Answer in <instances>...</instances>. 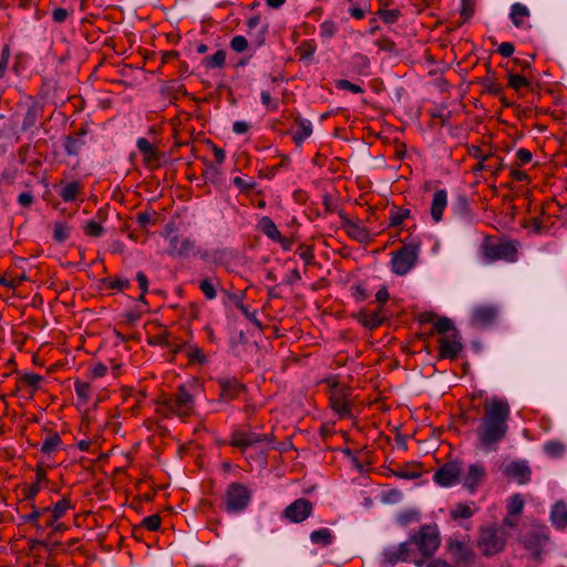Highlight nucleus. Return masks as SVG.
I'll list each match as a JSON object with an SVG mask.
<instances>
[{"label":"nucleus","mask_w":567,"mask_h":567,"mask_svg":"<svg viewBox=\"0 0 567 567\" xmlns=\"http://www.w3.org/2000/svg\"><path fill=\"white\" fill-rule=\"evenodd\" d=\"M547 539L546 534H523L520 542L534 555L538 556L542 551V547L547 543Z\"/></svg>","instance_id":"obj_24"},{"label":"nucleus","mask_w":567,"mask_h":567,"mask_svg":"<svg viewBox=\"0 0 567 567\" xmlns=\"http://www.w3.org/2000/svg\"><path fill=\"white\" fill-rule=\"evenodd\" d=\"M484 256L491 261L499 259L514 261L516 248L512 243L486 244L484 246Z\"/></svg>","instance_id":"obj_9"},{"label":"nucleus","mask_w":567,"mask_h":567,"mask_svg":"<svg viewBox=\"0 0 567 567\" xmlns=\"http://www.w3.org/2000/svg\"><path fill=\"white\" fill-rule=\"evenodd\" d=\"M69 507H70V502L64 498V499L59 501L52 511L45 509L42 513V516L47 517L48 523H52V520L59 519Z\"/></svg>","instance_id":"obj_33"},{"label":"nucleus","mask_w":567,"mask_h":567,"mask_svg":"<svg viewBox=\"0 0 567 567\" xmlns=\"http://www.w3.org/2000/svg\"><path fill=\"white\" fill-rule=\"evenodd\" d=\"M28 543L30 544L31 551H37L38 549H40L42 547L49 551L65 549V546L61 542L53 539L52 537H49V536H47L45 538H41V539L30 538V539H28Z\"/></svg>","instance_id":"obj_25"},{"label":"nucleus","mask_w":567,"mask_h":567,"mask_svg":"<svg viewBox=\"0 0 567 567\" xmlns=\"http://www.w3.org/2000/svg\"><path fill=\"white\" fill-rule=\"evenodd\" d=\"M68 16H69L68 10H65L63 8H56L52 12V18L58 23L64 22L66 20Z\"/></svg>","instance_id":"obj_58"},{"label":"nucleus","mask_w":567,"mask_h":567,"mask_svg":"<svg viewBox=\"0 0 567 567\" xmlns=\"http://www.w3.org/2000/svg\"><path fill=\"white\" fill-rule=\"evenodd\" d=\"M107 368L103 363H96L91 369L92 378H102L106 374Z\"/></svg>","instance_id":"obj_59"},{"label":"nucleus","mask_w":567,"mask_h":567,"mask_svg":"<svg viewBox=\"0 0 567 567\" xmlns=\"http://www.w3.org/2000/svg\"><path fill=\"white\" fill-rule=\"evenodd\" d=\"M410 216V210L405 208L394 207L390 215V226L396 227L403 223Z\"/></svg>","instance_id":"obj_38"},{"label":"nucleus","mask_w":567,"mask_h":567,"mask_svg":"<svg viewBox=\"0 0 567 567\" xmlns=\"http://www.w3.org/2000/svg\"><path fill=\"white\" fill-rule=\"evenodd\" d=\"M82 192V184L80 182H71L61 186L59 195L64 202H73Z\"/></svg>","instance_id":"obj_29"},{"label":"nucleus","mask_w":567,"mask_h":567,"mask_svg":"<svg viewBox=\"0 0 567 567\" xmlns=\"http://www.w3.org/2000/svg\"><path fill=\"white\" fill-rule=\"evenodd\" d=\"M65 150L69 154H78L80 151V144L76 140L69 137L65 143Z\"/></svg>","instance_id":"obj_62"},{"label":"nucleus","mask_w":567,"mask_h":567,"mask_svg":"<svg viewBox=\"0 0 567 567\" xmlns=\"http://www.w3.org/2000/svg\"><path fill=\"white\" fill-rule=\"evenodd\" d=\"M33 202V196L31 193L29 192H24V193H21L18 197V203L23 206V207H28L32 204Z\"/></svg>","instance_id":"obj_63"},{"label":"nucleus","mask_w":567,"mask_h":567,"mask_svg":"<svg viewBox=\"0 0 567 567\" xmlns=\"http://www.w3.org/2000/svg\"><path fill=\"white\" fill-rule=\"evenodd\" d=\"M251 497L252 491L247 485L236 482L227 486L223 503L227 512L240 513L249 506Z\"/></svg>","instance_id":"obj_5"},{"label":"nucleus","mask_w":567,"mask_h":567,"mask_svg":"<svg viewBox=\"0 0 567 567\" xmlns=\"http://www.w3.org/2000/svg\"><path fill=\"white\" fill-rule=\"evenodd\" d=\"M166 239L168 240L167 254L172 257L187 258L199 252L196 240L190 237L171 230L166 233Z\"/></svg>","instance_id":"obj_6"},{"label":"nucleus","mask_w":567,"mask_h":567,"mask_svg":"<svg viewBox=\"0 0 567 567\" xmlns=\"http://www.w3.org/2000/svg\"><path fill=\"white\" fill-rule=\"evenodd\" d=\"M498 315V310L493 305H478L472 309V323L478 327L492 324Z\"/></svg>","instance_id":"obj_14"},{"label":"nucleus","mask_w":567,"mask_h":567,"mask_svg":"<svg viewBox=\"0 0 567 567\" xmlns=\"http://www.w3.org/2000/svg\"><path fill=\"white\" fill-rule=\"evenodd\" d=\"M84 233L90 237L97 238L104 234V229L100 223L95 220H90L84 226Z\"/></svg>","instance_id":"obj_43"},{"label":"nucleus","mask_w":567,"mask_h":567,"mask_svg":"<svg viewBox=\"0 0 567 567\" xmlns=\"http://www.w3.org/2000/svg\"><path fill=\"white\" fill-rule=\"evenodd\" d=\"M220 385V399L223 401L234 400L243 390L241 384L236 380H221Z\"/></svg>","instance_id":"obj_26"},{"label":"nucleus","mask_w":567,"mask_h":567,"mask_svg":"<svg viewBox=\"0 0 567 567\" xmlns=\"http://www.w3.org/2000/svg\"><path fill=\"white\" fill-rule=\"evenodd\" d=\"M473 515V509L470 505L466 504H457L452 511H451V517L453 519H460V518H468Z\"/></svg>","instance_id":"obj_42"},{"label":"nucleus","mask_w":567,"mask_h":567,"mask_svg":"<svg viewBox=\"0 0 567 567\" xmlns=\"http://www.w3.org/2000/svg\"><path fill=\"white\" fill-rule=\"evenodd\" d=\"M504 473L515 478L519 484H525L530 480V467L525 461H513L504 466Z\"/></svg>","instance_id":"obj_18"},{"label":"nucleus","mask_w":567,"mask_h":567,"mask_svg":"<svg viewBox=\"0 0 567 567\" xmlns=\"http://www.w3.org/2000/svg\"><path fill=\"white\" fill-rule=\"evenodd\" d=\"M530 11L529 9L519 2L512 4L509 18L516 28L527 30L530 28L529 23Z\"/></svg>","instance_id":"obj_20"},{"label":"nucleus","mask_w":567,"mask_h":567,"mask_svg":"<svg viewBox=\"0 0 567 567\" xmlns=\"http://www.w3.org/2000/svg\"><path fill=\"white\" fill-rule=\"evenodd\" d=\"M226 61V53L223 50L215 52L208 58V65L210 68H220Z\"/></svg>","instance_id":"obj_52"},{"label":"nucleus","mask_w":567,"mask_h":567,"mask_svg":"<svg viewBox=\"0 0 567 567\" xmlns=\"http://www.w3.org/2000/svg\"><path fill=\"white\" fill-rule=\"evenodd\" d=\"M62 444L61 437L58 433L49 434L42 443L41 451L45 454H52Z\"/></svg>","instance_id":"obj_35"},{"label":"nucleus","mask_w":567,"mask_h":567,"mask_svg":"<svg viewBox=\"0 0 567 567\" xmlns=\"http://www.w3.org/2000/svg\"><path fill=\"white\" fill-rule=\"evenodd\" d=\"M508 85L514 90H520L522 87H526L529 85V82L526 78L519 74H508Z\"/></svg>","instance_id":"obj_48"},{"label":"nucleus","mask_w":567,"mask_h":567,"mask_svg":"<svg viewBox=\"0 0 567 567\" xmlns=\"http://www.w3.org/2000/svg\"><path fill=\"white\" fill-rule=\"evenodd\" d=\"M136 281L138 282L140 289L143 292H147L148 279H147V277H146V275L144 272L140 271V272L136 274Z\"/></svg>","instance_id":"obj_64"},{"label":"nucleus","mask_w":567,"mask_h":567,"mask_svg":"<svg viewBox=\"0 0 567 567\" xmlns=\"http://www.w3.org/2000/svg\"><path fill=\"white\" fill-rule=\"evenodd\" d=\"M337 87L340 89V90H348L352 93H361L363 92L362 87L359 86L358 84H354L348 80H339L337 81Z\"/></svg>","instance_id":"obj_54"},{"label":"nucleus","mask_w":567,"mask_h":567,"mask_svg":"<svg viewBox=\"0 0 567 567\" xmlns=\"http://www.w3.org/2000/svg\"><path fill=\"white\" fill-rule=\"evenodd\" d=\"M439 534H414L408 542L383 551L384 567L409 561L421 567L423 558L433 555L440 546Z\"/></svg>","instance_id":"obj_2"},{"label":"nucleus","mask_w":567,"mask_h":567,"mask_svg":"<svg viewBox=\"0 0 567 567\" xmlns=\"http://www.w3.org/2000/svg\"><path fill=\"white\" fill-rule=\"evenodd\" d=\"M380 499L384 504H398L402 499V492L395 488L383 491Z\"/></svg>","instance_id":"obj_41"},{"label":"nucleus","mask_w":567,"mask_h":567,"mask_svg":"<svg viewBox=\"0 0 567 567\" xmlns=\"http://www.w3.org/2000/svg\"><path fill=\"white\" fill-rule=\"evenodd\" d=\"M482 167L485 168V171L497 173L503 168V163L497 157L485 155L482 157Z\"/></svg>","instance_id":"obj_40"},{"label":"nucleus","mask_w":567,"mask_h":567,"mask_svg":"<svg viewBox=\"0 0 567 567\" xmlns=\"http://www.w3.org/2000/svg\"><path fill=\"white\" fill-rule=\"evenodd\" d=\"M42 377L35 373H27L22 377L21 382L24 385H28L32 388L33 390H37L42 381Z\"/></svg>","instance_id":"obj_50"},{"label":"nucleus","mask_w":567,"mask_h":567,"mask_svg":"<svg viewBox=\"0 0 567 567\" xmlns=\"http://www.w3.org/2000/svg\"><path fill=\"white\" fill-rule=\"evenodd\" d=\"M261 103L269 110L275 111L278 109V103L275 101L268 91H262L260 94Z\"/></svg>","instance_id":"obj_55"},{"label":"nucleus","mask_w":567,"mask_h":567,"mask_svg":"<svg viewBox=\"0 0 567 567\" xmlns=\"http://www.w3.org/2000/svg\"><path fill=\"white\" fill-rule=\"evenodd\" d=\"M158 411L167 416L186 419L194 413V396L186 384H181L176 392L159 402Z\"/></svg>","instance_id":"obj_3"},{"label":"nucleus","mask_w":567,"mask_h":567,"mask_svg":"<svg viewBox=\"0 0 567 567\" xmlns=\"http://www.w3.org/2000/svg\"><path fill=\"white\" fill-rule=\"evenodd\" d=\"M179 351L185 352L190 362L205 363L206 357L203 353L202 349H199L195 344H184Z\"/></svg>","instance_id":"obj_34"},{"label":"nucleus","mask_w":567,"mask_h":567,"mask_svg":"<svg viewBox=\"0 0 567 567\" xmlns=\"http://www.w3.org/2000/svg\"><path fill=\"white\" fill-rule=\"evenodd\" d=\"M296 126L293 141L297 145H301L312 134V124L309 120L298 117Z\"/></svg>","instance_id":"obj_27"},{"label":"nucleus","mask_w":567,"mask_h":567,"mask_svg":"<svg viewBox=\"0 0 567 567\" xmlns=\"http://www.w3.org/2000/svg\"><path fill=\"white\" fill-rule=\"evenodd\" d=\"M332 534H310V542L312 545L326 547L332 544Z\"/></svg>","instance_id":"obj_46"},{"label":"nucleus","mask_w":567,"mask_h":567,"mask_svg":"<svg viewBox=\"0 0 567 567\" xmlns=\"http://www.w3.org/2000/svg\"><path fill=\"white\" fill-rule=\"evenodd\" d=\"M74 388H75V393L78 394L79 398H81L84 401H86L89 399V394H90V384L89 383L82 382V381H76L74 383Z\"/></svg>","instance_id":"obj_53"},{"label":"nucleus","mask_w":567,"mask_h":567,"mask_svg":"<svg viewBox=\"0 0 567 567\" xmlns=\"http://www.w3.org/2000/svg\"><path fill=\"white\" fill-rule=\"evenodd\" d=\"M136 147L143 155V162L150 169H156L164 163V154L145 137L136 141Z\"/></svg>","instance_id":"obj_7"},{"label":"nucleus","mask_w":567,"mask_h":567,"mask_svg":"<svg viewBox=\"0 0 567 567\" xmlns=\"http://www.w3.org/2000/svg\"><path fill=\"white\" fill-rule=\"evenodd\" d=\"M161 516L158 514H154L147 517H144L136 527H142L147 529L148 532H156L161 526Z\"/></svg>","instance_id":"obj_37"},{"label":"nucleus","mask_w":567,"mask_h":567,"mask_svg":"<svg viewBox=\"0 0 567 567\" xmlns=\"http://www.w3.org/2000/svg\"><path fill=\"white\" fill-rule=\"evenodd\" d=\"M516 158L520 165L528 164L532 161V153L526 148H519L516 152Z\"/></svg>","instance_id":"obj_56"},{"label":"nucleus","mask_w":567,"mask_h":567,"mask_svg":"<svg viewBox=\"0 0 567 567\" xmlns=\"http://www.w3.org/2000/svg\"><path fill=\"white\" fill-rule=\"evenodd\" d=\"M258 227L267 237H269L274 241H276V239H281V234L271 218L266 216L262 217L259 220Z\"/></svg>","instance_id":"obj_31"},{"label":"nucleus","mask_w":567,"mask_h":567,"mask_svg":"<svg viewBox=\"0 0 567 567\" xmlns=\"http://www.w3.org/2000/svg\"><path fill=\"white\" fill-rule=\"evenodd\" d=\"M299 257L306 262L311 264L313 260V252L310 247H300Z\"/></svg>","instance_id":"obj_60"},{"label":"nucleus","mask_w":567,"mask_h":567,"mask_svg":"<svg viewBox=\"0 0 567 567\" xmlns=\"http://www.w3.org/2000/svg\"><path fill=\"white\" fill-rule=\"evenodd\" d=\"M447 205V193L445 189H437L433 194L431 204V217L435 223L442 220L443 212Z\"/></svg>","instance_id":"obj_21"},{"label":"nucleus","mask_w":567,"mask_h":567,"mask_svg":"<svg viewBox=\"0 0 567 567\" xmlns=\"http://www.w3.org/2000/svg\"><path fill=\"white\" fill-rule=\"evenodd\" d=\"M515 51V48H514V44L511 43V42H502L499 45H498V52L499 54H502L504 58H508L511 56Z\"/></svg>","instance_id":"obj_57"},{"label":"nucleus","mask_w":567,"mask_h":567,"mask_svg":"<svg viewBox=\"0 0 567 567\" xmlns=\"http://www.w3.org/2000/svg\"><path fill=\"white\" fill-rule=\"evenodd\" d=\"M340 216L342 228L349 236L359 243H367L370 240L369 230L360 221L351 220L343 215Z\"/></svg>","instance_id":"obj_19"},{"label":"nucleus","mask_w":567,"mask_h":567,"mask_svg":"<svg viewBox=\"0 0 567 567\" xmlns=\"http://www.w3.org/2000/svg\"><path fill=\"white\" fill-rule=\"evenodd\" d=\"M379 16L383 20V22H385L388 24H392L398 21L399 17H400V11L396 9H391V10L381 9V10H379Z\"/></svg>","instance_id":"obj_49"},{"label":"nucleus","mask_w":567,"mask_h":567,"mask_svg":"<svg viewBox=\"0 0 567 567\" xmlns=\"http://www.w3.org/2000/svg\"><path fill=\"white\" fill-rule=\"evenodd\" d=\"M312 512V504L306 498H298L284 511V517L293 523L307 519Z\"/></svg>","instance_id":"obj_12"},{"label":"nucleus","mask_w":567,"mask_h":567,"mask_svg":"<svg viewBox=\"0 0 567 567\" xmlns=\"http://www.w3.org/2000/svg\"><path fill=\"white\" fill-rule=\"evenodd\" d=\"M320 37L330 40L333 38L338 31V27L334 21L332 20H326L320 24L319 28Z\"/></svg>","instance_id":"obj_39"},{"label":"nucleus","mask_w":567,"mask_h":567,"mask_svg":"<svg viewBox=\"0 0 567 567\" xmlns=\"http://www.w3.org/2000/svg\"><path fill=\"white\" fill-rule=\"evenodd\" d=\"M440 355L444 359H455L462 350L458 332H452L439 338Z\"/></svg>","instance_id":"obj_15"},{"label":"nucleus","mask_w":567,"mask_h":567,"mask_svg":"<svg viewBox=\"0 0 567 567\" xmlns=\"http://www.w3.org/2000/svg\"><path fill=\"white\" fill-rule=\"evenodd\" d=\"M543 450L547 456L558 458L565 454L566 445L561 441L551 440L544 444Z\"/></svg>","instance_id":"obj_32"},{"label":"nucleus","mask_w":567,"mask_h":567,"mask_svg":"<svg viewBox=\"0 0 567 567\" xmlns=\"http://www.w3.org/2000/svg\"><path fill=\"white\" fill-rule=\"evenodd\" d=\"M550 520L556 529L567 528V504L557 501L550 509Z\"/></svg>","instance_id":"obj_22"},{"label":"nucleus","mask_w":567,"mask_h":567,"mask_svg":"<svg viewBox=\"0 0 567 567\" xmlns=\"http://www.w3.org/2000/svg\"><path fill=\"white\" fill-rule=\"evenodd\" d=\"M486 471L482 464H471L466 474L462 478L463 486L471 492H475L477 486L484 481Z\"/></svg>","instance_id":"obj_17"},{"label":"nucleus","mask_w":567,"mask_h":567,"mask_svg":"<svg viewBox=\"0 0 567 567\" xmlns=\"http://www.w3.org/2000/svg\"><path fill=\"white\" fill-rule=\"evenodd\" d=\"M267 441L268 437L265 434L237 430L231 434L230 445L245 452L248 447L265 443Z\"/></svg>","instance_id":"obj_11"},{"label":"nucleus","mask_w":567,"mask_h":567,"mask_svg":"<svg viewBox=\"0 0 567 567\" xmlns=\"http://www.w3.org/2000/svg\"><path fill=\"white\" fill-rule=\"evenodd\" d=\"M199 289L209 300L215 299L217 296L215 284L212 279H204L199 282Z\"/></svg>","instance_id":"obj_44"},{"label":"nucleus","mask_w":567,"mask_h":567,"mask_svg":"<svg viewBox=\"0 0 567 567\" xmlns=\"http://www.w3.org/2000/svg\"><path fill=\"white\" fill-rule=\"evenodd\" d=\"M389 298H390V295H389V292H388L386 288H384V287H383V288H381V289L377 292V295H375V300H377V301L379 302V305H380V308H379V309H381V310H382L383 305H385V303H386V301L389 300Z\"/></svg>","instance_id":"obj_61"},{"label":"nucleus","mask_w":567,"mask_h":567,"mask_svg":"<svg viewBox=\"0 0 567 567\" xmlns=\"http://www.w3.org/2000/svg\"><path fill=\"white\" fill-rule=\"evenodd\" d=\"M230 48L235 52H244L248 48V41L243 35H236L230 41Z\"/></svg>","instance_id":"obj_51"},{"label":"nucleus","mask_w":567,"mask_h":567,"mask_svg":"<svg viewBox=\"0 0 567 567\" xmlns=\"http://www.w3.org/2000/svg\"><path fill=\"white\" fill-rule=\"evenodd\" d=\"M330 404L340 417L351 416L350 390L334 386L331 390Z\"/></svg>","instance_id":"obj_8"},{"label":"nucleus","mask_w":567,"mask_h":567,"mask_svg":"<svg viewBox=\"0 0 567 567\" xmlns=\"http://www.w3.org/2000/svg\"><path fill=\"white\" fill-rule=\"evenodd\" d=\"M524 507V499L519 494L513 495L507 504V516L505 523L508 527H515L518 515L522 513Z\"/></svg>","instance_id":"obj_23"},{"label":"nucleus","mask_w":567,"mask_h":567,"mask_svg":"<svg viewBox=\"0 0 567 567\" xmlns=\"http://www.w3.org/2000/svg\"><path fill=\"white\" fill-rule=\"evenodd\" d=\"M53 238L58 243H63L69 238V227L62 223H55L53 228Z\"/></svg>","instance_id":"obj_47"},{"label":"nucleus","mask_w":567,"mask_h":567,"mask_svg":"<svg viewBox=\"0 0 567 567\" xmlns=\"http://www.w3.org/2000/svg\"><path fill=\"white\" fill-rule=\"evenodd\" d=\"M385 320V316L381 309L377 311H362L360 313V321L364 327L374 329Z\"/></svg>","instance_id":"obj_28"},{"label":"nucleus","mask_w":567,"mask_h":567,"mask_svg":"<svg viewBox=\"0 0 567 567\" xmlns=\"http://www.w3.org/2000/svg\"><path fill=\"white\" fill-rule=\"evenodd\" d=\"M449 553L458 564H470L474 559L472 547L463 539L451 538L449 542Z\"/></svg>","instance_id":"obj_13"},{"label":"nucleus","mask_w":567,"mask_h":567,"mask_svg":"<svg viewBox=\"0 0 567 567\" xmlns=\"http://www.w3.org/2000/svg\"><path fill=\"white\" fill-rule=\"evenodd\" d=\"M511 408L506 399L492 398L483 405V416L476 430L480 447L484 452H495L508 431Z\"/></svg>","instance_id":"obj_1"},{"label":"nucleus","mask_w":567,"mask_h":567,"mask_svg":"<svg viewBox=\"0 0 567 567\" xmlns=\"http://www.w3.org/2000/svg\"><path fill=\"white\" fill-rule=\"evenodd\" d=\"M462 468L458 462H449L434 474V481L440 486L449 487L460 482Z\"/></svg>","instance_id":"obj_10"},{"label":"nucleus","mask_w":567,"mask_h":567,"mask_svg":"<svg viewBox=\"0 0 567 567\" xmlns=\"http://www.w3.org/2000/svg\"><path fill=\"white\" fill-rule=\"evenodd\" d=\"M420 243L412 240L392 252L391 269L398 276H405L413 269L420 255Z\"/></svg>","instance_id":"obj_4"},{"label":"nucleus","mask_w":567,"mask_h":567,"mask_svg":"<svg viewBox=\"0 0 567 567\" xmlns=\"http://www.w3.org/2000/svg\"><path fill=\"white\" fill-rule=\"evenodd\" d=\"M435 331L442 336H447L452 332H457L456 328L454 327L453 322L449 318H440L434 323Z\"/></svg>","instance_id":"obj_36"},{"label":"nucleus","mask_w":567,"mask_h":567,"mask_svg":"<svg viewBox=\"0 0 567 567\" xmlns=\"http://www.w3.org/2000/svg\"><path fill=\"white\" fill-rule=\"evenodd\" d=\"M396 520L401 528H405V527L411 526L412 524L419 523L420 513H419V511H416L414 508H408V509L400 512L396 515Z\"/></svg>","instance_id":"obj_30"},{"label":"nucleus","mask_w":567,"mask_h":567,"mask_svg":"<svg viewBox=\"0 0 567 567\" xmlns=\"http://www.w3.org/2000/svg\"><path fill=\"white\" fill-rule=\"evenodd\" d=\"M297 51L301 60H310L316 52V45L312 42H302Z\"/></svg>","instance_id":"obj_45"},{"label":"nucleus","mask_w":567,"mask_h":567,"mask_svg":"<svg viewBox=\"0 0 567 567\" xmlns=\"http://www.w3.org/2000/svg\"><path fill=\"white\" fill-rule=\"evenodd\" d=\"M503 534H482L477 542L478 548L486 556L497 554L504 547Z\"/></svg>","instance_id":"obj_16"}]
</instances>
